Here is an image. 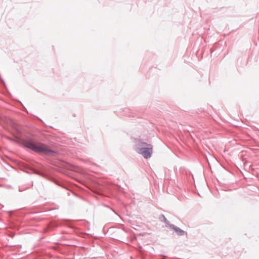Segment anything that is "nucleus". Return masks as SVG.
Here are the masks:
<instances>
[{"mask_svg": "<svg viewBox=\"0 0 259 259\" xmlns=\"http://www.w3.org/2000/svg\"><path fill=\"white\" fill-rule=\"evenodd\" d=\"M24 146L36 152L48 153L51 152L46 145L40 143L35 142L32 140L25 141L24 142Z\"/></svg>", "mask_w": 259, "mask_h": 259, "instance_id": "obj_1", "label": "nucleus"}, {"mask_svg": "<svg viewBox=\"0 0 259 259\" xmlns=\"http://www.w3.org/2000/svg\"><path fill=\"white\" fill-rule=\"evenodd\" d=\"M136 150L145 158H149L152 153V147L145 142H140L137 144Z\"/></svg>", "mask_w": 259, "mask_h": 259, "instance_id": "obj_2", "label": "nucleus"}, {"mask_svg": "<svg viewBox=\"0 0 259 259\" xmlns=\"http://www.w3.org/2000/svg\"><path fill=\"white\" fill-rule=\"evenodd\" d=\"M172 228L178 235H182L184 234V231L180 229L179 227L172 226Z\"/></svg>", "mask_w": 259, "mask_h": 259, "instance_id": "obj_3", "label": "nucleus"}, {"mask_svg": "<svg viewBox=\"0 0 259 259\" xmlns=\"http://www.w3.org/2000/svg\"><path fill=\"white\" fill-rule=\"evenodd\" d=\"M160 219H162L165 222L167 221L166 219L165 218V217L163 215H162L160 218Z\"/></svg>", "mask_w": 259, "mask_h": 259, "instance_id": "obj_4", "label": "nucleus"}]
</instances>
